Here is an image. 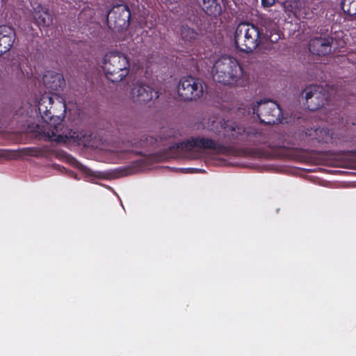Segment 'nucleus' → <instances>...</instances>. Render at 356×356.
I'll return each instance as SVG.
<instances>
[{"mask_svg":"<svg viewBox=\"0 0 356 356\" xmlns=\"http://www.w3.org/2000/svg\"><path fill=\"white\" fill-rule=\"evenodd\" d=\"M327 138H322V140H327Z\"/></svg>","mask_w":356,"mask_h":356,"instance_id":"b1692460","label":"nucleus"},{"mask_svg":"<svg viewBox=\"0 0 356 356\" xmlns=\"http://www.w3.org/2000/svg\"><path fill=\"white\" fill-rule=\"evenodd\" d=\"M130 99L136 104H146L158 97L157 92L147 85L136 83L131 89Z\"/></svg>","mask_w":356,"mask_h":356,"instance_id":"9b49d317","label":"nucleus"},{"mask_svg":"<svg viewBox=\"0 0 356 356\" xmlns=\"http://www.w3.org/2000/svg\"><path fill=\"white\" fill-rule=\"evenodd\" d=\"M202 8L208 15L216 16L220 13V6L216 0H202Z\"/></svg>","mask_w":356,"mask_h":356,"instance_id":"dca6fc26","label":"nucleus"},{"mask_svg":"<svg viewBox=\"0 0 356 356\" xmlns=\"http://www.w3.org/2000/svg\"><path fill=\"white\" fill-rule=\"evenodd\" d=\"M130 12L124 5L114 6L108 13L107 20L110 26L114 25V28L123 29L129 24Z\"/></svg>","mask_w":356,"mask_h":356,"instance_id":"9d476101","label":"nucleus"},{"mask_svg":"<svg viewBox=\"0 0 356 356\" xmlns=\"http://www.w3.org/2000/svg\"><path fill=\"white\" fill-rule=\"evenodd\" d=\"M303 95L308 108L312 111L323 107L330 98L327 90L316 85L307 87L303 92Z\"/></svg>","mask_w":356,"mask_h":356,"instance_id":"0eeeda50","label":"nucleus"},{"mask_svg":"<svg viewBox=\"0 0 356 356\" xmlns=\"http://www.w3.org/2000/svg\"><path fill=\"white\" fill-rule=\"evenodd\" d=\"M76 163L77 165V167L79 168L81 170H83L85 173L88 175H90V170L86 168V166H83L81 163L76 161Z\"/></svg>","mask_w":356,"mask_h":356,"instance_id":"4be33fe9","label":"nucleus"},{"mask_svg":"<svg viewBox=\"0 0 356 356\" xmlns=\"http://www.w3.org/2000/svg\"><path fill=\"white\" fill-rule=\"evenodd\" d=\"M276 0H261V4L265 8H269L273 6Z\"/></svg>","mask_w":356,"mask_h":356,"instance_id":"412c9836","label":"nucleus"},{"mask_svg":"<svg viewBox=\"0 0 356 356\" xmlns=\"http://www.w3.org/2000/svg\"><path fill=\"white\" fill-rule=\"evenodd\" d=\"M15 33L8 26H0V55L7 52L13 46Z\"/></svg>","mask_w":356,"mask_h":356,"instance_id":"ddd939ff","label":"nucleus"},{"mask_svg":"<svg viewBox=\"0 0 356 356\" xmlns=\"http://www.w3.org/2000/svg\"><path fill=\"white\" fill-rule=\"evenodd\" d=\"M14 156V153L7 150H0V157L11 159Z\"/></svg>","mask_w":356,"mask_h":356,"instance_id":"aec40b11","label":"nucleus"},{"mask_svg":"<svg viewBox=\"0 0 356 356\" xmlns=\"http://www.w3.org/2000/svg\"><path fill=\"white\" fill-rule=\"evenodd\" d=\"M341 8L350 15H356V0H342Z\"/></svg>","mask_w":356,"mask_h":356,"instance_id":"f3484780","label":"nucleus"},{"mask_svg":"<svg viewBox=\"0 0 356 356\" xmlns=\"http://www.w3.org/2000/svg\"><path fill=\"white\" fill-rule=\"evenodd\" d=\"M262 41L261 33L256 26L248 23L238 24L234 33V42L241 51L252 52Z\"/></svg>","mask_w":356,"mask_h":356,"instance_id":"39448f33","label":"nucleus"},{"mask_svg":"<svg viewBox=\"0 0 356 356\" xmlns=\"http://www.w3.org/2000/svg\"><path fill=\"white\" fill-rule=\"evenodd\" d=\"M283 6L286 10L294 13L299 8L300 3L298 0H290L284 1Z\"/></svg>","mask_w":356,"mask_h":356,"instance_id":"6ab92c4d","label":"nucleus"},{"mask_svg":"<svg viewBox=\"0 0 356 356\" xmlns=\"http://www.w3.org/2000/svg\"><path fill=\"white\" fill-rule=\"evenodd\" d=\"M212 75L214 81L226 86L243 87L249 81V74L236 58L229 56H221L216 61Z\"/></svg>","mask_w":356,"mask_h":356,"instance_id":"f257e3e1","label":"nucleus"},{"mask_svg":"<svg viewBox=\"0 0 356 356\" xmlns=\"http://www.w3.org/2000/svg\"><path fill=\"white\" fill-rule=\"evenodd\" d=\"M33 16L40 26H47L51 23V16L48 10L40 4L32 5Z\"/></svg>","mask_w":356,"mask_h":356,"instance_id":"2eb2a0df","label":"nucleus"},{"mask_svg":"<svg viewBox=\"0 0 356 356\" xmlns=\"http://www.w3.org/2000/svg\"><path fill=\"white\" fill-rule=\"evenodd\" d=\"M231 129H232V131L236 132L237 134H240L241 131V128H238L236 127H232Z\"/></svg>","mask_w":356,"mask_h":356,"instance_id":"5701e85b","label":"nucleus"},{"mask_svg":"<svg viewBox=\"0 0 356 356\" xmlns=\"http://www.w3.org/2000/svg\"><path fill=\"white\" fill-rule=\"evenodd\" d=\"M52 127L53 124L51 123L46 124L42 129L39 127V135L57 143H77L85 146L90 145L91 136L86 133L64 127L62 123L59 126L54 125L53 128Z\"/></svg>","mask_w":356,"mask_h":356,"instance_id":"7ed1b4c3","label":"nucleus"},{"mask_svg":"<svg viewBox=\"0 0 356 356\" xmlns=\"http://www.w3.org/2000/svg\"><path fill=\"white\" fill-rule=\"evenodd\" d=\"M181 147L186 152L200 155L205 151L211 150L214 152H221L222 147L209 138L195 137L188 139L181 144Z\"/></svg>","mask_w":356,"mask_h":356,"instance_id":"6e6552de","label":"nucleus"},{"mask_svg":"<svg viewBox=\"0 0 356 356\" xmlns=\"http://www.w3.org/2000/svg\"><path fill=\"white\" fill-rule=\"evenodd\" d=\"M102 68L107 79L113 83L123 81L129 74L128 57L122 53L111 51L104 58Z\"/></svg>","mask_w":356,"mask_h":356,"instance_id":"20e7f679","label":"nucleus"},{"mask_svg":"<svg viewBox=\"0 0 356 356\" xmlns=\"http://www.w3.org/2000/svg\"><path fill=\"white\" fill-rule=\"evenodd\" d=\"M35 105L37 111L43 120L42 124L36 127L35 131L38 133L39 127L42 129V127L47 123L53 124L52 128L54 125L59 126L65 117V102L62 96L56 93L40 95L35 98Z\"/></svg>","mask_w":356,"mask_h":356,"instance_id":"f03ea898","label":"nucleus"},{"mask_svg":"<svg viewBox=\"0 0 356 356\" xmlns=\"http://www.w3.org/2000/svg\"><path fill=\"white\" fill-rule=\"evenodd\" d=\"M197 36V33L188 26H184L181 31V37L182 40L186 42H191L196 39Z\"/></svg>","mask_w":356,"mask_h":356,"instance_id":"a211bd4d","label":"nucleus"},{"mask_svg":"<svg viewBox=\"0 0 356 356\" xmlns=\"http://www.w3.org/2000/svg\"><path fill=\"white\" fill-rule=\"evenodd\" d=\"M177 92L184 101H191L199 98L203 92L202 83L193 77L183 78L179 81Z\"/></svg>","mask_w":356,"mask_h":356,"instance_id":"1a4fd4ad","label":"nucleus"},{"mask_svg":"<svg viewBox=\"0 0 356 356\" xmlns=\"http://www.w3.org/2000/svg\"><path fill=\"white\" fill-rule=\"evenodd\" d=\"M252 109L261 122L274 124L280 121L281 110L273 101L266 100L257 102L252 106Z\"/></svg>","mask_w":356,"mask_h":356,"instance_id":"423d86ee","label":"nucleus"},{"mask_svg":"<svg viewBox=\"0 0 356 356\" xmlns=\"http://www.w3.org/2000/svg\"><path fill=\"white\" fill-rule=\"evenodd\" d=\"M331 41L330 38H316L309 43V51L317 55H325L331 51Z\"/></svg>","mask_w":356,"mask_h":356,"instance_id":"4468645a","label":"nucleus"},{"mask_svg":"<svg viewBox=\"0 0 356 356\" xmlns=\"http://www.w3.org/2000/svg\"><path fill=\"white\" fill-rule=\"evenodd\" d=\"M45 88L52 92H58L65 86V80L62 74L54 72H47L43 76Z\"/></svg>","mask_w":356,"mask_h":356,"instance_id":"f8f14e48","label":"nucleus"}]
</instances>
